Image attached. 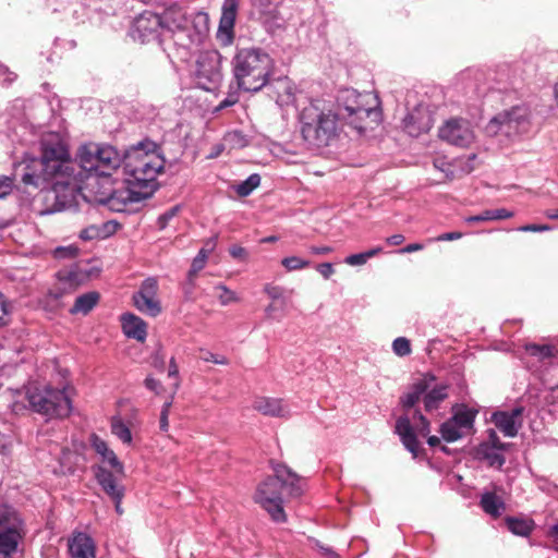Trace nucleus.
I'll list each match as a JSON object with an SVG mask.
<instances>
[{
  "label": "nucleus",
  "instance_id": "nucleus-11",
  "mask_svg": "<svg viewBox=\"0 0 558 558\" xmlns=\"http://www.w3.org/2000/svg\"><path fill=\"white\" fill-rule=\"evenodd\" d=\"M222 57L217 50L199 52L196 60L195 78L197 85L205 90L215 89L222 80Z\"/></svg>",
  "mask_w": 558,
  "mask_h": 558
},
{
  "label": "nucleus",
  "instance_id": "nucleus-48",
  "mask_svg": "<svg viewBox=\"0 0 558 558\" xmlns=\"http://www.w3.org/2000/svg\"><path fill=\"white\" fill-rule=\"evenodd\" d=\"M179 210L180 206H173L160 215L157 221L159 229H165L169 222L178 215Z\"/></svg>",
  "mask_w": 558,
  "mask_h": 558
},
{
  "label": "nucleus",
  "instance_id": "nucleus-14",
  "mask_svg": "<svg viewBox=\"0 0 558 558\" xmlns=\"http://www.w3.org/2000/svg\"><path fill=\"white\" fill-rule=\"evenodd\" d=\"M149 196L148 190L135 187L134 183L128 180V185L114 190L100 202L111 210L121 213L126 210L128 204L141 202Z\"/></svg>",
  "mask_w": 558,
  "mask_h": 558
},
{
  "label": "nucleus",
  "instance_id": "nucleus-21",
  "mask_svg": "<svg viewBox=\"0 0 558 558\" xmlns=\"http://www.w3.org/2000/svg\"><path fill=\"white\" fill-rule=\"evenodd\" d=\"M96 478L106 494L114 501L116 511L121 514V501L124 496V487L118 483L116 475L104 466L97 468Z\"/></svg>",
  "mask_w": 558,
  "mask_h": 558
},
{
  "label": "nucleus",
  "instance_id": "nucleus-2",
  "mask_svg": "<svg viewBox=\"0 0 558 558\" xmlns=\"http://www.w3.org/2000/svg\"><path fill=\"white\" fill-rule=\"evenodd\" d=\"M162 26L172 34L178 57L189 61L206 40L209 31V16L203 11H189L180 5L167 8L162 15Z\"/></svg>",
  "mask_w": 558,
  "mask_h": 558
},
{
  "label": "nucleus",
  "instance_id": "nucleus-51",
  "mask_svg": "<svg viewBox=\"0 0 558 558\" xmlns=\"http://www.w3.org/2000/svg\"><path fill=\"white\" fill-rule=\"evenodd\" d=\"M205 362H213L215 364L226 365L228 360L223 355H217L209 351H203L201 356Z\"/></svg>",
  "mask_w": 558,
  "mask_h": 558
},
{
  "label": "nucleus",
  "instance_id": "nucleus-13",
  "mask_svg": "<svg viewBox=\"0 0 558 558\" xmlns=\"http://www.w3.org/2000/svg\"><path fill=\"white\" fill-rule=\"evenodd\" d=\"M439 137L458 147H469L475 141V132L472 123L463 118L447 120L438 131Z\"/></svg>",
  "mask_w": 558,
  "mask_h": 558
},
{
  "label": "nucleus",
  "instance_id": "nucleus-31",
  "mask_svg": "<svg viewBox=\"0 0 558 558\" xmlns=\"http://www.w3.org/2000/svg\"><path fill=\"white\" fill-rule=\"evenodd\" d=\"M447 398L446 386H430V388L424 393L423 402L424 408L427 412H432L438 409L439 404Z\"/></svg>",
  "mask_w": 558,
  "mask_h": 558
},
{
  "label": "nucleus",
  "instance_id": "nucleus-53",
  "mask_svg": "<svg viewBox=\"0 0 558 558\" xmlns=\"http://www.w3.org/2000/svg\"><path fill=\"white\" fill-rule=\"evenodd\" d=\"M102 236L101 230L96 226H90L81 232L83 240H93Z\"/></svg>",
  "mask_w": 558,
  "mask_h": 558
},
{
  "label": "nucleus",
  "instance_id": "nucleus-34",
  "mask_svg": "<svg viewBox=\"0 0 558 558\" xmlns=\"http://www.w3.org/2000/svg\"><path fill=\"white\" fill-rule=\"evenodd\" d=\"M525 355L535 357L539 362L550 360L555 356L556 349L549 344L529 343L524 347Z\"/></svg>",
  "mask_w": 558,
  "mask_h": 558
},
{
  "label": "nucleus",
  "instance_id": "nucleus-49",
  "mask_svg": "<svg viewBox=\"0 0 558 558\" xmlns=\"http://www.w3.org/2000/svg\"><path fill=\"white\" fill-rule=\"evenodd\" d=\"M172 405V400L165 402L160 413L159 427L162 432H168L169 428V413Z\"/></svg>",
  "mask_w": 558,
  "mask_h": 558
},
{
  "label": "nucleus",
  "instance_id": "nucleus-35",
  "mask_svg": "<svg viewBox=\"0 0 558 558\" xmlns=\"http://www.w3.org/2000/svg\"><path fill=\"white\" fill-rule=\"evenodd\" d=\"M262 23L268 32H275L284 24V19L279 14L276 7H269L260 15Z\"/></svg>",
  "mask_w": 558,
  "mask_h": 558
},
{
  "label": "nucleus",
  "instance_id": "nucleus-29",
  "mask_svg": "<svg viewBox=\"0 0 558 558\" xmlns=\"http://www.w3.org/2000/svg\"><path fill=\"white\" fill-rule=\"evenodd\" d=\"M480 505L485 513L495 518L499 517L505 510L504 500L490 492L482 494Z\"/></svg>",
  "mask_w": 558,
  "mask_h": 558
},
{
  "label": "nucleus",
  "instance_id": "nucleus-4",
  "mask_svg": "<svg viewBox=\"0 0 558 558\" xmlns=\"http://www.w3.org/2000/svg\"><path fill=\"white\" fill-rule=\"evenodd\" d=\"M299 125L303 141L313 149L330 146L343 126L333 107L323 100H314L300 111Z\"/></svg>",
  "mask_w": 558,
  "mask_h": 558
},
{
  "label": "nucleus",
  "instance_id": "nucleus-45",
  "mask_svg": "<svg viewBox=\"0 0 558 558\" xmlns=\"http://www.w3.org/2000/svg\"><path fill=\"white\" fill-rule=\"evenodd\" d=\"M214 246L215 242L210 244V247L208 250L202 248L198 252L197 256L192 262L190 275L196 274L204 268L208 253L214 248Z\"/></svg>",
  "mask_w": 558,
  "mask_h": 558
},
{
  "label": "nucleus",
  "instance_id": "nucleus-40",
  "mask_svg": "<svg viewBox=\"0 0 558 558\" xmlns=\"http://www.w3.org/2000/svg\"><path fill=\"white\" fill-rule=\"evenodd\" d=\"M264 292L271 299L272 302H280V310H287L288 299L284 294V289L280 286L266 284Z\"/></svg>",
  "mask_w": 558,
  "mask_h": 558
},
{
  "label": "nucleus",
  "instance_id": "nucleus-22",
  "mask_svg": "<svg viewBox=\"0 0 558 558\" xmlns=\"http://www.w3.org/2000/svg\"><path fill=\"white\" fill-rule=\"evenodd\" d=\"M72 558H95V544L90 536L78 532L68 541Z\"/></svg>",
  "mask_w": 558,
  "mask_h": 558
},
{
  "label": "nucleus",
  "instance_id": "nucleus-3",
  "mask_svg": "<svg viewBox=\"0 0 558 558\" xmlns=\"http://www.w3.org/2000/svg\"><path fill=\"white\" fill-rule=\"evenodd\" d=\"M274 473L258 485L254 498L274 521L284 522L283 494L289 498L301 497L305 490V480L282 464H277Z\"/></svg>",
  "mask_w": 558,
  "mask_h": 558
},
{
  "label": "nucleus",
  "instance_id": "nucleus-50",
  "mask_svg": "<svg viewBox=\"0 0 558 558\" xmlns=\"http://www.w3.org/2000/svg\"><path fill=\"white\" fill-rule=\"evenodd\" d=\"M414 420H417L416 429L421 436H427L430 432V425L428 420L423 416L420 412L415 413Z\"/></svg>",
  "mask_w": 558,
  "mask_h": 558
},
{
  "label": "nucleus",
  "instance_id": "nucleus-39",
  "mask_svg": "<svg viewBox=\"0 0 558 558\" xmlns=\"http://www.w3.org/2000/svg\"><path fill=\"white\" fill-rule=\"evenodd\" d=\"M381 250L383 248L380 246H377L366 252L349 255L348 257H345L344 263L350 266H362L366 264L369 258L379 254Z\"/></svg>",
  "mask_w": 558,
  "mask_h": 558
},
{
  "label": "nucleus",
  "instance_id": "nucleus-5",
  "mask_svg": "<svg viewBox=\"0 0 558 558\" xmlns=\"http://www.w3.org/2000/svg\"><path fill=\"white\" fill-rule=\"evenodd\" d=\"M332 107L338 120L357 133L373 129L381 119L379 100L372 93L361 94L352 88L341 89L337 96V104Z\"/></svg>",
  "mask_w": 558,
  "mask_h": 558
},
{
  "label": "nucleus",
  "instance_id": "nucleus-1",
  "mask_svg": "<svg viewBox=\"0 0 558 558\" xmlns=\"http://www.w3.org/2000/svg\"><path fill=\"white\" fill-rule=\"evenodd\" d=\"M122 162L118 150L110 145H81L72 158L66 138L48 132L40 138V156L26 157L15 165V172L26 186L54 195L52 211L77 206L83 182L90 177H109Z\"/></svg>",
  "mask_w": 558,
  "mask_h": 558
},
{
  "label": "nucleus",
  "instance_id": "nucleus-23",
  "mask_svg": "<svg viewBox=\"0 0 558 558\" xmlns=\"http://www.w3.org/2000/svg\"><path fill=\"white\" fill-rule=\"evenodd\" d=\"M122 329L126 337L137 341H145L147 337V325L138 316L132 313H125L121 316Z\"/></svg>",
  "mask_w": 558,
  "mask_h": 558
},
{
  "label": "nucleus",
  "instance_id": "nucleus-63",
  "mask_svg": "<svg viewBox=\"0 0 558 558\" xmlns=\"http://www.w3.org/2000/svg\"><path fill=\"white\" fill-rule=\"evenodd\" d=\"M548 537L553 542V546L558 551V525H553L549 527Z\"/></svg>",
  "mask_w": 558,
  "mask_h": 558
},
{
  "label": "nucleus",
  "instance_id": "nucleus-25",
  "mask_svg": "<svg viewBox=\"0 0 558 558\" xmlns=\"http://www.w3.org/2000/svg\"><path fill=\"white\" fill-rule=\"evenodd\" d=\"M92 446L94 450L102 458L104 463H108L113 470L116 477L124 474L123 465L117 458L116 453L108 447L107 442L100 437L92 436Z\"/></svg>",
  "mask_w": 558,
  "mask_h": 558
},
{
  "label": "nucleus",
  "instance_id": "nucleus-28",
  "mask_svg": "<svg viewBox=\"0 0 558 558\" xmlns=\"http://www.w3.org/2000/svg\"><path fill=\"white\" fill-rule=\"evenodd\" d=\"M476 158L477 156L475 154L454 158L452 160V170L448 172V180L452 181L470 174L475 169Z\"/></svg>",
  "mask_w": 558,
  "mask_h": 558
},
{
  "label": "nucleus",
  "instance_id": "nucleus-43",
  "mask_svg": "<svg viewBox=\"0 0 558 558\" xmlns=\"http://www.w3.org/2000/svg\"><path fill=\"white\" fill-rule=\"evenodd\" d=\"M281 264L288 271H295L306 268L310 262L299 256H289L283 258Z\"/></svg>",
  "mask_w": 558,
  "mask_h": 558
},
{
  "label": "nucleus",
  "instance_id": "nucleus-55",
  "mask_svg": "<svg viewBox=\"0 0 558 558\" xmlns=\"http://www.w3.org/2000/svg\"><path fill=\"white\" fill-rule=\"evenodd\" d=\"M15 78L16 75L13 72H11L7 66L0 64V83H12Z\"/></svg>",
  "mask_w": 558,
  "mask_h": 558
},
{
  "label": "nucleus",
  "instance_id": "nucleus-20",
  "mask_svg": "<svg viewBox=\"0 0 558 558\" xmlns=\"http://www.w3.org/2000/svg\"><path fill=\"white\" fill-rule=\"evenodd\" d=\"M90 277V270L86 265H72L58 271L59 290L62 293L76 289Z\"/></svg>",
  "mask_w": 558,
  "mask_h": 558
},
{
  "label": "nucleus",
  "instance_id": "nucleus-54",
  "mask_svg": "<svg viewBox=\"0 0 558 558\" xmlns=\"http://www.w3.org/2000/svg\"><path fill=\"white\" fill-rule=\"evenodd\" d=\"M77 252L78 250L74 246H60L56 248L54 256L57 258L73 257Z\"/></svg>",
  "mask_w": 558,
  "mask_h": 558
},
{
  "label": "nucleus",
  "instance_id": "nucleus-44",
  "mask_svg": "<svg viewBox=\"0 0 558 558\" xmlns=\"http://www.w3.org/2000/svg\"><path fill=\"white\" fill-rule=\"evenodd\" d=\"M392 351L398 356H408L411 354V343L405 337L396 338L392 342Z\"/></svg>",
  "mask_w": 558,
  "mask_h": 558
},
{
  "label": "nucleus",
  "instance_id": "nucleus-30",
  "mask_svg": "<svg viewBox=\"0 0 558 558\" xmlns=\"http://www.w3.org/2000/svg\"><path fill=\"white\" fill-rule=\"evenodd\" d=\"M505 524L511 533L518 536H527L534 529L533 520L523 517H507Z\"/></svg>",
  "mask_w": 558,
  "mask_h": 558
},
{
  "label": "nucleus",
  "instance_id": "nucleus-7",
  "mask_svg": "<svg viewBox=\"0 0 558 558\" xmlns=\"http://www.w3.org/2000/svg\"><path fill=\"white\" fill-rule=\"evenodd\" d=\"M232 65L239 88L258 92L268 82L272 59L259 48H243L234 56Z\"/></svg>",
  "mask_w": 558,
  "mask_h": 558
},
{
  "label": "nucleus",
  "instance_id": "nucleus-17",
  "mask_svg": "<svg viewBox=\"0 0 558 558\" xmlns=\"http://www.w3.org/2000/svg\"><path fill=\"white\" fill-rule=\"evenodd\" d=\"M236 0H225L222 4L221 17L216 34L217 40L222 46H229L234 38V24L236 17Z\"/></svg>",
  "mask_w": 558,
  "mask_h": 558
},
{
  "label": "nucleus",
  "instance_id": "nucleus-6",
  "mask_svg": "<svg viewBox=\"0 0 558 558\" xmlns=\"http://www.w3.org/2000/svg\"><path fill=\"white\" fill-rule=\"evenodd\" d=\"M165 159L157 151L156 143L145 141L132 147L124 156V170L135 187L148 190L149 195L156 187L157 175L163 170Z\"/></svg>",
  "mask_w": 558,
  "mask_h": 558
},
{
  "label": "nucleus",
  "instance_id": "nucleus-33",
  "mask_svg": "<svg viewBox=\"0 0 558 558\" xmlns=\"http://www.w3.org/2000/svg\"><path fill=\"white\" fill-rule=\"evenodd\" d=\"M99 294L95 291L84 293L76 298L71 313L73 314H87L97 304Z\"/></svg>",
  "mask_w": 558,
  "mask_h": 558
},
{
  "label": "nucleus",
  "instance_id": "nucleus-56",
  "mask_svg": "<svg viewBox=\"0 0 558 558\" xmlns=\"http://www.w3.org/2000/svg\"><path fill=\"white\" fill-rule=\"evenodd\" d=\"M551 227L547 225H525L518 228V231L521 232H543V231H549Z\"/></svg>",
  "mask_w": 558,
  "mask_h": 558
},
{
  "label": "nucleus",
  "instance_id": "nucleus-41",
  "mask_svg": "<svg viewBox=\"0 0 558 558\" xmlns=\"http://www.w3.org/2000/svg\"><path fill=\"white\" fill-rule=\"evenodd\" d=\"M111 432L122 442L131 444V441H132L131 430L120 418H113L112 420V422H111Z\"/></svg>",
  "mask_w": 558,
  "mask_h": 558
},
{
  "label": "nucleus",
  "instance_id": "nucleus-59",
  "mask_svg": "<svg viewBox=\"0 0 558 558\" xmlns=\"http://www.w3.org/2000/svg\"><path fill=\"white\" fill-rule=\"evenodd\" d=\"M239 101V95L236 92L230 93L218 106V110L231 107Z\"/></svg>",
  "mask_w": 558,
  "mask_h": 558
},
{
  "label": "nucleus",
  "instance_id": "nucleus-18",
  "mask_svg": "<svg viewBox=\"0 0 558 558\" xmlns=\"http://www.w3.org/2000/svg\"><path fill=\"white\" fill-rule=\"evenodd\" d=\"M524 408L515 407L510 411H498L492 415V421L495 426L506 436V437H514L517 436L519 429L523 423Z\"/></svg>",
  "mask_w": 558,
  "mask_h": 558
},
{
  "label": "nucleus",
  "instance_id": "nucleus-61",
  "mask_svg": "<svg viewBox=\"0 0 558 558\" xmlns=\"http://www.w3.org/2000/svg\"><path fill=\"white\" fill-rule=\"evenodd\" d=\"M229 253L233 258L241 259V260L245 259L247 256L246 250L240 245L231 246L229 250Z\"/></svg>",
  "mask_w": 558,
  "mask_h": 558
},
{
  "label": "nucleus",
  "instance_id": "nucleus-26",
  "mask_svg": "<svg viewBox=\"0 0 558 558\" xmlns=\"http://www.w3.org/2000/svg\"><path fill=\"white\" fill-rule=\"evenodd\" d=\"M396 432L400 436L401 441L404 445V447L415 458L417 456V451H418V441L413 432L411 422L407 416H401L397 420Z\"/></svg>",
  "mask_w": 558,
  "mask_h": 558
},
{
  "label": "nucleus",
  "instance_id": "nucleus-64",
  "mask_svg": "<svg viewBox=\"0 0 558 558\" xmlns=\"http://www.w3.org/2000/svg\"><path fill=\"white\" fill-rule=\"evenodd\" d=\"M461 236H462V233H460V232H447V233L440 234L437 238V241H453V240L461 239Z\"/></svg>",
  "mask_w": 558,
  "mask_h": 558
},
{
  "label": "nucleus",
  "instance_id": "nucleus-8",
  "mask_svg": "<svg viewBox=\"0 0 558 558\" xmlns=\"http://www.w3.org/2000/svg\"><path fill=\"white\" fill-rule=\"evenodd\" d=\"M533 128L532 113L527 107L517 106L494 116L485 126V134L508 147L527 135Z\"/></svg>",
  "mask_w": 558,
  "mask_h": 558
},
{
  "label": "nucleus",
  "instance_id": "nucleus-32",
  "mask_svg": "<svg viewBox=\"0 0 558 558\" xmlns=\"http://www.w3.org/2000/svg\"><path fill=\"white\" fill-rule=\"evenodd\" d=\"M513 216L514 213L506 208L487 209L478 215L468 217L466 222L475 223L492 220H502L512 218Z\"/></svg>",
  "mask_w": 558,
  "mask_h": 558
},
{
  "label": "nucleus",
  "instance_id": "nucleus-38",
  "mask_svg": "<svg viewBox=\"0 0 558 558\" xmlns=\"http://www.w3.org/2000/svg\"><path fill=\"white\" fill-rule=\"evenodd\" d=\"M223 144L230 149L243 148L248 144V138L243 132L234 130L228 132L223 137Z\"/></svg>",
  "mask_w": 558,
  "mask_h": 558
},
{
  "label": "nucleus",
  "instance_id": "nucleus-60",
  "mask_svg": "<svg viewBox=\"0 0 558 558\" xmlns=\"http://www.w3.org/2000/svg\"><path fill=\"white\" fill-rule=\"evenodd\" d=\"M8 307L3 294L0 292V327L8 324Z\"/></svg>",
  "mask_w": 558,
  "mask_h": 558
},
{
  "label": "nucleus",
  "instance_id": "nucleus-46",
  "mask_svg": "<svg viewBox=\"0 0 558 558\" xmlns=\"http://www.w3.org/2000/svg\"><path fill=\"white\" fill-rule=\"evenodd\" d=\"M265 315L267 319L281 322L286 315V310L283 312L280 310V302H271L265 308Z\"/></svg>",
  "mask_w": 558,
  "mask_h": 558
},
{
  "label": "nucleus",
  "instance_id": "nucleus-58",
  "mask_svg": "<svg viewBox=\"0 0 558 558\" xmlns=\"http://www.w3.org/2000/svg\"><path fill=\"white\" fill-rule=\"evenodd\" d=\"M316 269L325 279H329L335 272V269H333V266L331 263L319 264V265H317Z\"/></svg>",
  "mask_w": 558,
  "mask_h": 558
},
{
  "label": "nucleus",
  "instance_id": "nucleus-15",
  "mask_svg": "<svg viewBox=\"0 0 558 558\" xmlns=\"http://www.w3.org/2000/svg\"><path fill=\"white\" fill-rule=\"evenodd\" d=\"M158 281L154 277L146 278L140 290L133 295L134 306L142 313L155 317L160 314L161 305L157 298Z\"/></svg>",
  "mask_w": 558,
  "mask_h": 558
},
{
  "label": "nucleus",
  "instance_id": "nucleus-52",
  "mask_svg": "<svg viewBox=\"0 0 558 558\" xmlns=\"http://www.w3.org/2000/svg\"><path fill=\"white\" fill-rule=\"evenodd\" d=\"M277 84H278V88L283 89L287 95L286 98L282 95H279V98L277 99V101L288 102V100L290 99V97L293 94L292 86L290 85V83L287 80H279L277 82Z\"/></svg>",
  "mask_w": 558,
  "mask_h": 558
},
{
  "label": "nucleus",
  "instance_id": "nucleus-42",
  "mask_svg": "<svg viewBox=\"0 0 558 558\" xmlns=\"http://www.w3.org/2000/svg\"><path fill=\"white\" fill-rule=\"evenodd\" d=\"M216 296L218 298L221 305L226 306L231 303L238 302L240 299L235 292L231 291L223 284L215 287Z\"/></svg>",
  "mask_w": 558,
  "mask_h": 558
},
{
  "label": "nucleus",
  "instance_id": "nucleus-19",
  "mask_svg": "<svg viewBox=\"0 0 558 558\" xmlns=\"http://www.w3.org/2000/svg\"><path fill=\"white\" fill-rule=\"evenodd\" d=\"M403 130L413 137L426 133L433 125V119L424 106H417L403 118Z\"/></svg>",
  "mask_w": 558,
  "mask_h": 558
},
{
  "label": "nucleus",
  "instance_id": "nucleus-10",
  "mask_svg": "<svg viewBox=\"0 0 558 558\" xmlns=\"http://www.w3.org/2000/svg\"><path fill=\"white\" fill-rule=\"evenodd\" d=\"M25 534L20 513L12 506L0 505V555L10 557L16 554Z\"/></svg>",
  "mask_w": 558,
  "mask_h": 558
},
{
  "label": "nucleus",
  "instance_id": "nucleus-62",
  "mask_svg": "<svg viewBox=\"0 0 558 558\" xmlns=\"http://www.w3.org/2000/svg\"><path fill=\"white\" fill-rule=\"evenodd\" d=\"M144 385L147 389L156 392V393H159V389L161 388V384L160 381H158L157 379L148 376L145 381H144Z\"/></svg>",
  "mask_w": 558,
  "mask_h": 558
},
{
  "label": "nucleus",
  "instance_id": "nucleus-16",
  "mask_svg": "<svg viewBox=\"0 0 558 558\" xmlns=\"http://www.w3.org/2000/svg\"><path fill=\"white\" fill-rule=\"evenodd\" d=\"M161 27H163L161 16L151 11H145L135 19L131 35L133 39L144 44L156 38Z\"/></svg>",
  "mask_w": 558,
  "mask_h": 558
},
{
  "label": "nucleus",
  "instance_id": "nucleus-47",
  "mask_svg": "<svg viewBox=\"0 0 558 558\" xmlns=\"http://www.w3.org/2000/svg\"><path fill=\"white\" fill-rule=\"evenodd\" d=\"M14 186V178L10 175H0V199L5 198Z\"/></svg>",
  "mask_w": 558,
  "mask_h": 558
},
{
  "label": "nucleus",
  "instance_id": "nucleus-12",
  "mask_svg": "<svg viewBox=\"0 0 558 558\" xmlns=\"http://www.w3.org/2000/svg\"><path fill=\"white\" fill-rule=\"evenodd\" d=\"M476 411L461 405L454 409L453 415L445 421L439 433L441 439L447 442H454L461 438L470 436L474 433V421Z\"/></svg>",
  "mask_w": 558,
  "mask_h": 558
},
{
  "label": "nucleus",
  "instance_id": "nucleus-37",
  "mask_svg": "<svg viewBox=\"0 0 558 558\" xmlns=\"http://www.w3.org/2000/svg\"><path fill=\"white\" fill-rule=\"evenodd\" d=\"M260 184V177L257 173L251 174L246 180L232 185V189L240 197L248 196Z\"/></svg>",
  "mask_w": 558,
  "mask_h": 558
},
{
  "label": "nucleus",
  "instance_id": "nucleus-57",
  "mask_svg": "<svg viewBox=\"0 0 558 558\" xmlns=\"http://www.w3.org/2000/svg\"><path fill=\"white\" fill-rule=\"evenodd\" d=\"M434 167L444 172L448 180V172L452 170V161L448 162L445 159L437 158L434 160Z\"/></svg>",
  "mask_w": 558,
  "mask_h": 558
},
{
  "label": "nucleus",
  "instance_id": "nucleus-27",
  "mask_svg": "<svg viewBox=\"0 0 558 558\" xmlns=\"http://www.w3.org/2000/svg\"><path fill=\"white\" fill-rule=\"evenodd\" d=\"M253 408L269 416H284L289 412L282 400L265 397L257 398L253 403Z\"/></svg>",
  "mask_w": 558,
  "mask_h": 558
},
{
  "label": "nucleus",
  "instance_id": "nucleus-36",
  "mask_svg": "<svg viewBox=\"0 0 558 558\" xmlns=\"http://www.w3.org/2000/svg\"><path fill=\"white\" fill-rule=\"evenodd\" d=\"M497 445L494 448L488 445H481L477 454L487 461L490 466L501 468L505 463V457L495 449Z\"/></svg>",
  "mask_w": 558,
  "mask_h": 558
},
{
  "label": "nucleus",
  "instance_id": "nucleus-9",
  "mask_svg": "<svg viewBox=\"0 0 558 558\" xmlns=\"http://www.w3.org/2000/svg\"><path fill=\"white\" fill-rule=\"evenodd\" d=\"M24 397L34 412L47 418H63L72 411V403L65 388L29 385L25 388Z\"/></svg>",
  "mask_w": 558,
  "mask_h": 558
},
{
  "label": "nucleus",
  "instance_id": "nucleus-24",
  "mask_svg": "<svg viewBox=\"0 0 558 558\" xmlns=\"http://www.w3.org/2000/svg\"><path fill=\"white\" fill-rule=\"evenodd\" d=\"M434 380V376L425 375L414 383L411 389L401 398L403 408L411 409L421 399L423 400L424 393L430 388Z\"/></svg>",
  "mask_w": 558,
  "mask_h": 558
}]
</instances>
